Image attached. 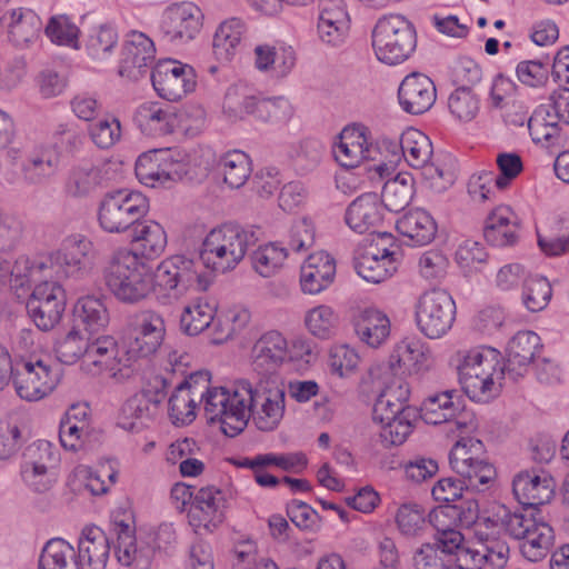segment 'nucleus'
I'll return each instance as SVG.
<instances>
[{
	"label": "nucleus",
	"instance_id": "f257e3e1",
	"mask_svg": "<svg viewBox=\"0 0 569 569\" xmlns=\"http://www.w3.org/2000/svg\"><path fill=\"white\" fill-rule=\"evenodd\" d=\"M411 387L405 377H390L383 381L372 411L379 425V438L385 447L400 446L415 429L417 411L408 405Z\"/></svg>",
	"mask_w": 569,
	"mask_h": 569
},
{
	"label": "nucleus",
	"instance_id": "f03ea898",
	"mask_svg": "<svg viewBox=\"0 0 569 569\" xmlns=\"http://www.w3.org/2000/svg\"><path fill=\"white\" fill-rule=\"evenodd\" d=\"M152 297L158 305L173 306L192 291L204 292L213 283L209 272L187 254H171L151 267Z\"/></svg>",
	"mask_w": 569,
	"mask_h": 569
},
{
	"label": "nucleus",
	"instance_id": "7ed1b4c3",
	"mask_svg": "<svg viewBox=\"0 0 569 569\" xmlns=\"http://www.w3.org/2000/svg\"><path fill=\"white\" fill-rule=\"evenodd\" d=\"M209 148L194 150L193 154L183 149H153L141 153L136 161V176L149 188H168L192 172L193 168L208 170L212 159Z\"/></svg>",
	"mask_w": 569,
	"mask_h": 569
},
{
	"label": "nucleus",
	"instance_id": "20e7f679",
	"mask_svg": "<svg viewBox=\"0 0 569 569\" xmlns=\"http://www.w3.org/2000/svg\"><path fill=\"white\" fill-rule=\"evenodd\" d=\"M457 369L463 392L483 403L499 396L507 370L501 352L487 346L459 352Z\"/></svg>",
	"mask_w": 569,
	"mask_h": 569
},
{
	"label": "nucleus",
	"instance_id": "39448f33",
	"mask_svg": "<svg viewBox=\"0 0 569 569\" xmlns=\"http://www.w3.org/2000/svg\"><path fill=\"white\" fill-rule=\"evenodd\" d=\"M103 280L116 300L138 305L152 297L151 266L128 248H120L108 259Z\"/></svg>",
	"mask_w": 569,
	"mask_h": 569
},
{
	"label": "nucleus",
	"instance_id": "423d86ee",
	"mask_svg": "<svg viewBox=\"0 0 569 569\" xmlns=\"http://www.w3.org/2000/svg\"><path fill=\"white\" fill-rule=\"evenodd\" d=\"M316 357V343L309 338L297 336L289 340L278 330H268L252 347L251 366L256 372L264 377L284 365L303 368Z\"/></svg>",
	"mask_w": 569,
	"mask_h": 569
},
{
	"label": "nucleus",
	"instance_id": "0eeeda50",
	"mask_svg": "<svg viewBox=\"0 0 569 569\" xmlns=\"http://www.w3.org/2000/svg\"><path fill=\"white\" fill-rule=\"evenodd\" d=\"M487 522L491 526L499 525L503 532L522 540L521 555L531 562L543 559L555 542L553 529L542 517L512 511L505 505H492Z\"/></svg>",
	"mask_w": 569,
	"mask_h": 569
},
{
	"label": "nucleus",
	"instance_id": "6e6552de",
	"mask_svg": "<svg viewBox=\"0 0 569 569\" xmlns=\"http://www.w3.org/2000/svg\"><path fill=\"white\" fill-rule=\"evenodd\" d=\"M254 233L239 226L223 224L210 230L200 247L202 270L214 278L233 271L254 243Z\"/></svg>",
	"mask_w": 569,
	"mask_h": 569
},
{
	"label": "nucleus",
	"instance_id": "1a4fd4ad",
	"mask_svg": "<svg viewBox=\"0 0 569 569\" xmlns=\"http://www.w3.org/2000/svg\"><path fill=\"white\" fill-rule=\"evenodd\" d=\"M244 428L249 420L260 431H273L286 412V387L274 376L243 379Z\"/></svg>",
	"mask_w": 569,
	"mask_h": 569
},
{
	"label": "nucleus",
	"instance_id": "9d476101",
	"mask_svg": "<svg viewBox=\"0 0 569 569\" xmlns=\"http://www.w3.org/2000/svg\"><path fill=\"white\" fill-rule=\"evenodd\" d=\"M372 48L377 59L388 66L408 60L417 47L412 23L401 14L380 18L372 30Z\"/></svg>",
	"mask_w": 569,
	"mask_h": 569
},
{
	"label": "nucleus",
	"instance_id": "9b49d317",
	"mask_svg": "<svg viewBox=\"0 0 569 569\" xmlns=\"http://www.w3.org/2000/svg\"><path fill=\"white\" fill-rule=\"evenodd\" d=\"M203 411L209 422L220 423L221 431L234 437L244 430L243 379L231 386L203 388Z\"/></svg>",
	"mask_w": 569,
	"mask_h": 569
},
{
	"label": "nucleus",
	"instance_id": "f8f14e48",
	"mask_svg": "<svg viewBox=\"0 0 569 569\" xmlns=\"http://www.w3.org/2000/svg\"><path fill=\"white\" fill-rule=\"evenodd\" d=\"M150 209L149 199L140 191L121 189L107 193L98 208V222L108 233H124L143 219Z\"/></svg>",
	"mask_w": 569,
	"mask_h": 569
},
{
	"label": "nucleus",
	"instance_id": "ddd939ff",
	"mask_svg": "<svg viewBox=\"0 0 569 569\" xmlns=\"http://www.w3.org/2000/svg\"><path fill=\"white\" fill-rule=\"evenodd\" d=\"M62 370L54 363L32 357L16 361L13 387L17 396L28 402L49 397L60 385Z\"/></svg>",
	"mask_w": 569,
	"mask_h": 569
},
{
	"label": "nucleus",
	"instance_id": "4468645a",
	"mask_svg": "<svg viewBox=\"0 0 569 569\" xmlns=\"http://www.w3.org/2000/svg\"><path fill=\"white\" fill-rule=\"evenodd\" d=\"M93 243L82 234L64 238L59 248L49 253L46 260L30 264V279H38L40 273L57 279L79 277L83 270V259L92 251Z\"/></svg>",
	"mask_w": 569,
	"mask_h": 569
},
{
	"label": "nucleus",
	"instance_id": "2eb2a0df",
	"mask_svg": "<svg viewBox=\"0 0 569 569\" xmlns=\"http://www.w3.org/2000/svg\"><path fill=\"white\" fill-rule=\"evenodd\" d=\"M400 250L391 233L373 234L356 258L355 269L367 282L380 283L392 277L399 267Z\"/></svg>",
	"mask_w": 569,
	"mask_h": 569
},
{
	"label": "nucleus",
	"instance_id": "dca6fc26",
	"mask_svg": "<svg viewBox=\"0 0 569 569\" xmlns=\"http://www.w3.org/2000/svg\"><path fill=\"white\" fill-rule=\"evenodd\" d=\"M456 318V302L442 289L425 291L415 305V320L419 331L429 339H439L451 329Z\"/></svg>",
	"mask_w": 569,
	"mask_h": 569
},
{
	"label": "nucleus",
	"instance_id": "f3484780",
	"mask_svg": "<svg viewBox=\"0 0 569 569\" xmlns=\"http://www.w3.org/2000/svg\"><path fill=\"white\" fill-rule=\"evenodd\" d=\"M488 518H490V510L477 525L471 550H467L463 556L465 559L467 558L470 569H503L510 559L508 542L497 536L503 531V528L499 525H489Z\"/></svg>",
	"mask_w": 569,
	"mask_h": 569
},
{
	"label": "nucleus",
	"instance_id": "a211bd4d",
	"mask_svg": "<svg viewBox=\"0 0 569 569\" xmlns=\"http://www.w3.org/2000/svg\"><path fill=\"white\" fill-rule=\"evenodd\" d=\"M81 370L91 376L107 375L117 381H123L132 375V357L129 351L119 347L112 336L93 337Z\"/></svg>",
	"mask_w": 569,
	"mask_h": 569
},
{
	"label": "nucleus",
	"instance_id": "6ab92c4d",
	"mask_svg": "<svg viewBox=\"0 0 569 569\" xmlns=\"http://www.w3.org/2000/svg\"><path fill=\"white\" fill-rule=\"evenodd\" d=\"M229 492L213 485L196 491V500L187 515L188 525L197 535H211L226 521Z\"/></svg>",
	"mask_w": 569,
	"mask_h": 569
},
{
	"label": "nucleus",
	"instance_id": "aec40b11",
	"mask_svg": "<svg viewBox=\"0 0 569 569\" xmlns=\"http://www.w3.org/2000/svg\"><path fill=\"white\" fill-rule=\"evenodd\" d=\"M202 10L193 2L182 1L164 9L159 22L161 39L172 46L194 40L203 27Z\"/></svg>",
	"mask_w": 569,
	"mask_h": 569
},
{
	"label": "nucleus",
	"instance_id": "412c9836",
	"mask_svg": "<svg viewBox=\"0 0 569 569\" xmlns=\"http://www.w3.org/2000/svg\"><path fill=\"white\" fill-rule=\"evenodd\" d=\"M436 367V357L431 347L417 336L397 341L388 356V369L392 377H423Z\"/></svg>",
	"mask_w": 569,
	"mask_h": 569
},
{
	"label": "nucleus",
	"instance_id": "4be33fe9",
	"mask_svg": "<svg viewBox=\"0 0 569 569\" xmlns=\"http://www.w3.org/2000/svg\"><path fill=\"white\" fill-rule=\"evenodd\" d=\"M156 93L168 101H178L192 92L197 84L194 69L176 59L159 60L151 71Z\"/></svg>",
	"mask_w": 569,
	"mask_h": 569
},
{
	"label": "nucleus",
	"instance_id": "5701e85b",
	"mask_svg": "<svg viewBox=\"0 0 569 569\" xmlns=\"http://www.w3.org/2000/svg\"><path fill=\"white\" fill-rule=\"evenodd\" d=\"M66 291L57 281H41L27 301L28 315L42 331L52 330L66 310Z\"/></svg>",
	"mask_w": 569,
	"mask_h": 569
},
{
	"label": "nucleus",
	"instance_id": "b1692460",
	"mask_svg": "<svg viewBox=\"0 0 569 569\" xmlns=\"http://www.w3.org/2000/svg\"><path fill=\"white\" fill-rule=\"evenodd\" d=\"M58 457L47 440H37L28 446L20 468L21 479L36 492L48 491L56 482L53 468Z\"/></svg>",
	"mask_w": 569,
	"mask_h": 569
},
{
	"label": "nucleus",
	"instance_id": "393cba45",
	"mask_svg": "<svg viewBox=\"0 0 569 569\" xmlns=\"http://www.w3.org/2000/svg\"><path fill=\"white\" fill-rule=\"evenodd\" d=\"M211 382V373L200 370L190 373L169 398V417L176 426L190 425L197 417L199 403L203 405V388Z\"/></svg>",
	"mask_w": 569,
	"mask_h": 569
},
{
	"label": "nucleus",
	"instance_id": "a878e982",
	"mask_svg": "<svg viewBox=\"0 0 569 569\" xmlns=\"http://www.w3.org/2000/svg\"><path fill=\"white\" fill-rule=\"evenodd\" d=\"M332 154L339 166L353 169L375 159L371 130L361 123L346 126L332 144Z\"/></svg>",
	"mask_w": 569,
	"mask_h": 569
},
{
	"label": "nucleus",
	"instance_id": "bb28decb",
	"mask_svg": "<svg viewBox=\"0 0 569 569\" xmlns=\"http://www.w3.org/2000/svg\"><path fill=\"white\" fill-rule=\"evenodd\" d=\"M351 18L345 0H319L317 6V39L327 48H340L348 39Z\"/></svg>",
	"mask_w": 569,
	"mask_h": 569
},
{
	"label": "nucleus",
	"instance_id": "cd10ccee",
	"mask_svg": "<svg viewBox=\"0 0 569 569\" xmlns=\"http://www.w3.org/2000/svg\"><path fill=\"white\" fill-rule=\"evenodd\" d=\"M0 28L7 40L18 48H28L36 43L42 31L40 17L29 8H12L3 12Z\"/></svg>",
	"mask_w": 569,
	"mask_h": 569
},
{
	"label": "nucleus",
	"instance_id": "c85d7f7f",
	"mask_svg": "<svg viewBox=\"0 0 569 569\" xmlns=\"http://www.w3.org/2000/svg\"><path fill=\"white\" fill-rule=\"evenodd\" d=\"M337 262L325 250L310 253L300 267L299 286L305 295L317 296L327 290L335 281Z\"/></svg>",
	"mask_w": 569,
	"mask_h": 569
},
{
	"label": "nucleus",
	"instance_id": "c756f323",
	"mask_svg": "<svg viewBox=\"0 0 569 569\" xmlns=\"http://www.w3.org/2000/svg\"><path fill=\"white\" fill-rule=\"evenodd\" d=\"M556 482L543 470L528 469L518 472L512 480V491L519 503L538 507L551 501L555 496Z\"/></svg>",
	"mask_w": 569,
	"mask_h": 569
},
{
	"label": "nucleus",
	"instance_id": "7c9ffc66",
	"mask_svg": "<svg viewBox=\"0 0 569 569\" xmlns=\"http://www.w3.org/2000/svg\"><path fill=\"white\" fill-rule=\"evenodd\" d=\"M297 57L293 47L282 41L259 43L253 49V67L273 79H283L291 73Z\"/></svg>",
	"mask_w": 569,
	"mask_h": 569
},
{
	"label": "nucleus",
	"instance_id": "2f4dec72",
	"mask_svg": "<svg viewBox=\"0 0 569 569\" xmlns=\"http://www.w3.org/2000/svg\"><path fill=\"white\" fill-rule=\"evenodd\" d=\"M110 557V541L103 529L96 525L84 526L78 538L77 569H106Z\"/></svg>",
	"mask_w": 569,
	"mask_h": 569
},
{
	"label": "nucleus",
	"instance_id": "473e14b6",
	"mask_svg": "<svg viewBox=\"0 0 569 569\" xmlns=\"http://www.w3.org/2000/svg\"><path fill=\"white\" fill-rule=\"evenodd\" d=\"M154 56V43L147 34L140 31L129 32L122 44L119 74L132 80L138 79L153 61Z\"/></svg>",
	"mask_w": 569,
	"mask_h": 569
},
{
	"label": "nucleus",
	"instance_id": "72a5a7b5",
	"mask_svg": "<svg viewBox=\"0 0 569 569\" xmlns=\"http://www.w3.org/2000/svg\"><path fill=\"white\" fill-rule=\"evenodd\" d=\"M117 541L114 557L122 567L128 569H149L152 557L150 542L138 539L132 526L128 522H114Z\"/></svg>",
	"mask_w": 569,
	"mask_h": 569
},
{
	"label": "nucleus",
	"instance_id": "f704fd0d",
	"mask_svg": "<svg viewBox=\"0 0 569 569\" xmlns=\"http://www.w3.org/2000/svg\"><path fill=\"white\" fill-rule=\"evenodd\" d=\"M358 340L370 349L382 347L391 335V320L381 309L370 306L360 309L352 320Z\"/></svg>",
	"mask_w": 569,
	"mask_h": 569
},
{
	"label": "nucleus",
	"instance_id": "c9c22d12",
	"mask_svg": "<svg viewBox=\"0 0 569 569\" xmlns=\"http://www.w3.org/2000/svg\"><path fill=\"white\" fill-rule=\"evenodd\" d=\"M248 33V24L241 18L230 17L221 21L212 37V50L216 59L221 62H231L244 48Z\"/></svg>",
	"mask_w": 569,
	"mask_h": 569
},
{
	"label": "nucleus",
	"instance_id": "e433bc0d",
	"mask_svg": "<svg viewBox=\"0 0 569 569\" xmlns=\"http://www.w3.org/2000/svg\"><path fill=\"white\" fill-rule=\"evenodd\" d=\"M398 98L403 111L421 114L433 106L437 98L436 87L429 77L413 72L402 80Z\"/></svg>",
	"mask_w": 569,
	"mask_h": 569
},
{
	"label": "nucleus",
	"instance_id": "4c0bfd02",
	"mask_svg": "<svg viewBox=\"0 0 569 569\" xmlns=\"http://www.w3.org/2000/svg\"><path fill=\"white\" fill-rule=\"evenodd\" d=\"M542 348L540 337L529 330L518 331L506 348V369L513 379L525 376Z\"/></svg>",
	"mask_w": 569,
	"mask_h": 569
},
{
	"label": "nucleus",
	"instance_id": "58836bf2",
	"mask_svg": "<svg viewBox=\"0 0 569 569\" xmlns=\"http://www.w3.org/2000/svg\"><path fill=\"white\" fill-rule=\"evenodd\" d=\"M396 229L407 246L421 247L436 238L438 226L430 212L415 208L396 220Z\"/></svg>",
	"mask_w": 569,
	"mask_h": 569
},
{
	"label": "nucleus",
	"instance_id": "ea45409f",
	"mask_svg": "<svg viewBox=\"0 0 569 569\" xmlns=\"http://www.w3.org/2000/svg\"><path fill=\"white\" fill-rule=\"evenodd\" d=\"M133 122L147 137H163L177 129L178 118L170 108L157 101H147L137 107Z\"/></svg>",
	"mask_w": 569,
	"mask_h": 569
},
{
	"label": "nucleus",
	"instance_id": "a19ab883",
	"mask_svg": "<svg viewBox=\"0 0 569 569\" xmlns=\"http://www.w3.org/2000/svg\"><path fill=\"white\" fill-rule=\"evenodd\" d=\"M385 219V207L377 193L357 197L347 208L345 220L350 229L365 233L377 228Z\"/></svg>",
	"mask_w": 569,
	"mask_h": 569
},
{
	"label": "nucleus",
	"instance_id": "79ce46f5",
	"mask_svg": "<svg viewBox=\"0 0 569 569\" xmlns=\"http://www.w3.org/2000/svg\"><path fill=\"white\" fill-rule=\"evenodd\" d=\"M519 219L511 207L500 204L487 216L483 236L488 243L495 247L511 246L517 241Z\"/></svg>",
	"mask_w": 569,
	"mask_h": 569
},
{
	"label": "nucleus",
	"instance_id": "37998d69",
	"mask_svg": "<svg viewBox=\"0 0 569 569\" xmlns=\"http://www.w3.org/2000/svg\"><path fill=\"white\" fill-rule=\"evenodd\" d=\"M131 243L133 252L139 258L156 259L160 257L168 244L164 227L152 219H141L131 229Z\"/></svg>",
	"mask_w": 569,
	"mask_h": 569
},
{
	"label": "nucleus",
	"instance_id": "c03bdc74",
	"mask_svg": "<svg viewBox=\"0 0 569 569\" xmlns=\"http://www.w3.org/2000/svg\"><path fill=\"white\" fill-rule=\"evenodd\" d=\"M167 327L161 313L147 310L141 313L134 336L133 351L141 357L153 355L163 343Z\"/></svg>",
	"mask_w": 569,
	"mask_h": 569
},
{
	"label": "nucleus",
	"instance_id": "a18cd8bd",
	"mask_svg": "<svg viewBox=\"0 0 569 569\" xmlns=\"http://www.w3.org/2000/svg\"><path fill=\"white\" fill-rule=\"evenodd\" d=\"M73 317L89 336H96L106 330L110 322L107 301L98 295H84L78 298L73 307Z\"/></svg>",
	"mask_w": 569,
	"mask_h": 569
},
{
	"label": "nucleus",
	"instance_id": "49530a36",
	"mask_svg": "<svg viewBox=\"0 0 569 569\" xmlns=\"http://www.w3.org/2000/svg\"><path fill=\"white\" fill-rule=\"evenodd\" d=\"M216 170L226 187L239 189L246 184L252 173V161L244 151L233 149L218 158Z\"/></svg>",
	"mask_w": 569,
	"mask_h": 569
},
{
	"label": "nucleus",
	"instance_id": "de8ad7c7",
	"mask_svg": "<svg viewBox=\"0 0 569 569\" xmlns=\"http://www.w3.org/2000/svg\"><path fill=\"white\" fill-rule=\"evenodd\" d=\"M218 312V305L207 298L197 297L190 300L180 315V329L190 337H196L208 329Z\"/></svg>",
	"mask_w": 569,
	"mask_h": 569
},
{
	"label": "nucleus",
	"instance_id": "09e8293b",
	"mask_svg": "<svg viewBox=\"0 0 569 569\" xmlns=\"http://www.w3.org/2000/svg\"><path fill=\"white\" fill-rule=\"evenodd\" d=\"M87 332L72 326L67 332L58 337L53 345V351L59 362L72 366L81 361L84 363L90 351L94 336H87Z\"/></svg>",
	"mask_w": 569,
	"mask_h": 569
},
{
	"label": "nucleus",
	"instance_id": "8fccbe9b",
	"mask_svg": "<svg viewBox=\"0 0 569 569\" xmlns=\"http://www.w3.org/2000/svg\"><path fill=\"white\" fill-rule=\"evenodd\" d=\"M249 91L248 84L240 80L227 88L222 102V113L228 121L237 122L248 117L254 118V109L259 97L250 94Z\"/></svg>",
	"mask_w": 569,
	"mask_h": 569
},
{
	"label": "nucleus",
	"instance_id": "3c124183",
	"mask_svg": "<svg viewBox=\"0 0 569 569\" xmlns=\"http://www.w3.org/2000/svg\"><path fill=\"white\" fill-rule=\"evenodd\" d=\"M289 253L287 246L279 241L259 244L250 254L251 267L260 277L271 278L283 269Z\"/></svg>",
	"mask_w": 569,
	"mask_h": 569
},
{
	"label": "nucleus",
	"instance_id": "603ef678",
	"mask_svg": "<svg viewBox=\"0 0 569 569\" xmlns=\"http://www.w3.org/2000/svg\"><path fill=\"white\" fill-rule=\"evenodd\" d=\"M458 409H461L459 395L447 390L428 396L421 403L420 416L428 425L448 423Z\"/></svg>",
	"mask_w": 569,
	"mask_h": 569
},
{
	"label": "nucleus",
	"instance_id": "864d4df0",
	"mask_svg": "<svg viewBox=\"0 0 569 569\" xmlns=\"http://www.w3.org/2000/svg\"><path fill=\"white\" fill-rule=\"evenodd\" d=\"M100 181V169L91 160H81L69 169L63 189L69 197L83 198L89 196Z\"/></svg>",
	"mask_w": 569,
	"mask_h": 569
},
{
	"label": "nucleus",
	"instance_id": "5fc2aeb1",
	"mask_svg": "<svg viewBox=\"0 0 569 569\" xmlns=\"http://www.w3.org/2000/svg\"><path fill=\"white\" fill-rule=\"evenodd\" d=\"M303 326L316 339L330 340L338 331L339 315L329 305H317L306 310Z\"/></svg>",
	"mask_w": 569,
	"mask_h": 569
},
{
	"label": "nucleus",
	"instance_id": "6e6d98bb",
	"mask_svg": "<svg viewBox=\"0 0 569 569\" xmlns=\"http://www.w3.org/2000/svg\"><path fill=\"white\" fill-rule=\"evenodd\" d=\"M412 197L413 178L411 173L399 172L385 182L380 200L385 211L399 212L410 203Z\"/></svg>",
	"mask_w": 569,
	"mask_h": 569
},
{
	"label": "nucleus",
	"instance_id": "4d7b16f0",
	"mask_svg": "<svg viewBox=\"0 0 569 569\" xmlns=\"http://www.w3.org/2000/svg\"><path fill=\"white\" fill-rule=\"evenodd\" d=\"M254 110V120L272 127L286 126L295 113L293 106L283 96L259 97Z\"/></svg>",
	"mask_w": 569,
	"mask_h": 569
},
{
	"label": "nucleus",
	"instance_id": "13d9d810",
	"mask_svg": "<svg viewBox=\"0 0 569 569\" xmlns=\"http://www.w3.org/2000/svg\"><path fill=\"white\" fill-rule=\"evenodd\" d=\"M400 142L403 150V160L410 167L419 169L431 160L432 143L422 131L409 128L402 132Z\"/></svg>",
	"mask_w": 569,
	"mask_h": 569
},
{
	"label": "nucleus",
	"instance_id": "bf43d9fd",
	"mask_svg": "<svg viewBox=\"0 0 569 569\" xmlns=\"http://www.w3.org/2000/svg\"><path fill=\"white\" fill-rule=\"evenodd\" d=\"M361 360L359 350L349 343H335L328 350V368L331 375L340 379L355 375Z\"/></svg>",
	"mask_w": 569,
	"mask_h": 569
},
{
	"label": "nucleus",
	"instance_id": "052dcab7",
	"mask_svg": "<svg viewBox=\"0 0 569 569\" xmlns=\"http://www.w3.org/2000/svg\"><path fill=\"white\" fill-rule=\"evenodd\" d=\"M76 550L62 538L50 539L42 548L39 569H77Z\"/></svg>",
	"mask_w": 569,
	"mask_h": 569
},
{
	"label": "nucleus",
	"instance_id": "680f3d73",
	"mask_svg": "<svg viewBox=\"0 0 569 569\" xmlns=\"http://www.w3.org/2000/svg\"><path fill=\"white\" fill-rule=\"evenodd\" d=\"M156 405L144 393H137L122 406L118 425L127 431H139L151 417V409Z\"/></svg>",
	"mask_w": 569,
	"mask_h": 569
},
{
	"label": "nucleus",
	"instance_id": "e2e57ef3",
	"mask_svg": "<svg viewBox=\"0 0 569 569\" xmlns=\"http://www.w3.org/2000/svg\"><path fill=\"white\" fill-rule=\"evenodd\" d=\"M395 523L401 536L406 538L421 537L427 530V512L419 503H402L395 513Z\"/></svg>",
	"mask_w": 569,
	"mask_h": 569
},
{
	"label": "nucleus",
	"instance_id": "0e129e2a",
	"mask_svg": "<svg viewBox=\"0 0 569 569\" xmlns=\"http://www.w3.org/2000/svg\"><path fill=\"white\" fill-rule=\"evenodd\" d=\"M560 123L543 104H540L528 120V129L532 141L543 146H552L559 136Z\"/></svg>",
	"mask_w": 569,
	"mask_h": 569
},
{
	"label": "nucleus",
	"instance_id": "69168bd1",
	"mask_svg": "<svg viewBox=\"0 0 569 569\" xmlns=\"http://www.w3.org/2000/svg\"><path fill=\"white\" fill-rule=\"evenodd\" d=\"M485 457V446L481 440L473 437H461L449 453L450 468L455 472H465L468 466Z\"/></svg>",
	"mask_w": 569,
	"mask_h": 569
},
{
	"label": "nucleus",
	"instance_id": "338daca9",
	"mask_svg": "<svg viewBox=\"0 0 569 569\" xmlns=\"http://www.w3.org/2000/svg\"><path fill=\"white\" fill-rule=\"evenodd\" d=\"M373 149L377 154L370 161L375 162V170L380 178H387L391 171L403 160V150L399 140L382 138L373 139Z\"/></svg>",
	"mask_w": 569,
	"mask_h": 569
},
{
	"label": "nucleus",
	"instance_id": "774afa93",
	"mask_svg": "<svg viewBox=\"0 0 569 569\" xmlns=\"http://www.w3.org/2000/svg\"><path fill=\"white\" fill-rule=\"evenodd\" d=\"M552 288L546 277L535 274L529 277L522 287L521 300L530 312L543 310L550 302Z\"/></svg>",
	"mask_w": 569,
	"mask_h": 569
}]
</instances>
